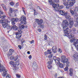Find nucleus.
<instances>
[{
    "label": "nucleus",
    "instance_id": "25",
    "mask_svg": "<svg viewBox=\"0 0 78 78\" xmlns=\"http://www.w3.org/2000/svg\"><path fill=\"white\" fill-rule=\"evenodd\" d=\"M36 22H37V23L38 25H40V23H39V19H35Z\"/></svg>",
    "mask_w": 78,
    "mask_h": 78
},
{
    "label": "nucleus",
    "instance_id": "51",
    "mask_svg": "<svg viewBox=\"0 0 78 78\" xmlns=\"http://www.w3.org/2000/svg\"><path fill=\"white\" fill-rule=\"evenodd\" d=\"M3 20H0V23H2L3 24Z\"/></svg>",
    "mask_w": 78,
    "mask_h": 78
},
{
    "label": "nucleus",
    "instance_id": "30",
    "mask_svg": "<svg viewBox=\"0 0 78 78\" xmlns=\"http://www.w3.org/2000/svg\"><path fill=\"white\" fill-rule=\"evenodd\" d=\"M10 5H11V6H13V5H15V3L13 2H11L10 3Z\"/></svg>",
    "mask_w": 78,
    "mask_h": 78
},
{
    "label": "nucleus",
    "instance_id": "7",
    "mask_svg": "<svg viewBox=\"0 0 78 78\" xmlns=\"http://www.w3.org/2000/svg\"><path fill=\"white\" fill-rule=\"evenodd\" d=\"M53 59L56 64H57L58 65L60 63V58H57L56 56H54L53 57Z\"/></svg>",
    "mask_w": 78,
    "mask_h": 78
},
{
    "label": "nucleus",
    "instance_id": "52",
    "mask_svg": "<svg viewBox=\"0 0 78 78\" xmlns=\"http://www.w3.org/2000/svg\"><path fill=\"white\" fill-rule=\"evenodd\" d=\"M47 43L48 44V45H50V41L47 40Z\"/></svg>",
    "mask_w": 78,
    "mask_h": 78
},
{
    "label": "nucleus",
    "instance_id": "4",
    "mask_svg": "<svg viewBox=\"0 0 78 78\" xmlns=\"http://www.w3.org/2000/svg\"><path fill=\"white\" fill-rule=\"evenodd\" d=\"M2 61L0 60V72H3V76H5L6 75V72H7L8 70L5 69V67L3 66H2V64H1V62Z\"/></svg>",
    "mask_w": 78,
    "mask_h": 78
},
{
    "label": "nucleus",
    "instance_id": "50",
    "mask_svg": "<svg viewBox=\"0 0 78 78\" xmlns=\"http://www.w3.org/2000/svg\"><path fill=\"white\" fill-rule=\"evenodd\" d=\"M48 68H49V69L51 68V65H48Z\"/></svg>",
    "mask_w": 78,
    "mask_h": 78
},
{
    "label": "nucleus",
    "instance_id": "11",
    "mask_svg": "<svg viewBox=\"0 0 78 78\" xmlns=\"http://www.w3.org/2000/svg\"><path fill=\"white\" fill-rule=\"evenodd\" d=\"M12 29L14 31H17V30H18V27L14 25V24H12L11 26L10 30H12Z\"/></svg>",
    "mask_w": 78,
    "mask_h": 78
},
{
    "label": "nucleus",
    "instance_id": "19",
    "mask_svg": "<svg viewBox=\"0 0 78 78\" xmlns=\"http://www.w3.org/2000/svg\"><path fill=\"white\" fill-rule=\"evenodd\" d=\"M68 14H67L66 15H65V17L66 19L68 20H70V19H71V17L69 15H68Z\"/></svg>",
    "mask_w": 78,
    "mask_h": 78
},
{
    "label": "nucleus",
    "instance_id": "35",
    "mask_svg": "<svg viewBox=\"0 0 78 78\" xmlns=\"http://www.w3.org/2000/svg\"><path fill=\"white\" fill-rule=\"evenodd\" d=\"M16 64L17 66H19L20 64V63L19 62V60H18L16 62Z\"/></svg>",
    "mask_w": 78,
    "mask_h": 78
},
{
    "label": "nucleus",
    "instance_id": "39",
    "mask_svg": "<svg viewBox=\"0 0 78 78\" xmlns=\"http://www.w3.org/2000/svg\"><path fill=\"white\" fill-rule=\"evenodd\" d=\"M64 8V6L63 5H60V6H59V9H62L63 8Z\"/></svg>",
    "mask_w": 78,
    "mask_h": 78
},
{
    "label": "nucleus",
    "instance_id": "33",
    "mask_svg": "<svg viewBox=\"0 0 78 78\" xmlns=\"http://www.w3.org/2000/svg\"><path fill=\"white\" fill-rule=\"evenodd\" d=\"M78 11V7H76L74 9V12H76Z\"/></svg>",
    "mask_w": 78,
    "mask_h": 78
},
{
    "label": "nucleus",
    "instance_id": "36",
    "mask_svg": "<svg viewBox=\"0 0 78 78\" xmlns=\"http://www.w3.org/2000/svg\"><path fill=\"white\" fill-rule=\"evenodd\" d=\"M14 64V61H11L9 62V64L10 65H12L13 64Z\"/></svg>",
    "mask_w": 78,
    "mask_h": 78
},
{
    "label": "nucleus",
    "instance_id": "41",
    "mask_svg": "<svg viewBox=\"0 0 78 78\" xmlns=\"http://www.w3.org/2000/svg\"><path fill=\"white\" fill-rule=\"evenodd\" d=\"M40 26L41 27V28H44V25L43 24H41V25Z\"/></svg>",
    "mask_w": 78,
    "mask_h": 78
},
{
    "label": "nucleus",
    "instance_id": "59",
    "mask_svg": "<svg viewBox=\"0 0 78 78\" xmlns=\"http://www.w3.org/2000/svg\"><path fill=\"white\" fill-rule=\"evenodd\" d=\"M1 6H2L3 8L4 6H5V5L3 4H1Z\"/></svg>",
    "mask_w": 78,
    "mask_h": 78
},
{
    "label": "nucleus",
    "instance_id": "34",
    "mask_svg": "<svg viewBox=\"0 0 78 78\" xmlns=\"http://www.w3.org/2000/svg\"><path fill=\"white\" fill-rule=\"evenodd\" d=\"M48 2L51 5V4L53 3V1H52V0H48Z\"/></svg>",
    "mask_w": 78,
    "mask_h": 78
},
{
    "label": "nucleus",
    "instance_id": "31",
    "mask_svg": "<svg viewBox=\"0 0 78 78\" xmlns=\"http://www.w3.org/2000/svg\"><path fill=\"white\" fill-rule=\"evenodd\" d=\"M58 65H59V66L61 68H63V65L62 63H60L59 64H58Z\"/></svg>",
    "mask_w": 78,
    "mask_h": 78
},
{
    "label": "nucleus",
    "instance_id": "3",
    "mask_svg": "<svg viewBox=\"0 0 78 78\" xmlns=\"http://www.w3.org/2000/svg\"><path fill=\"white\" fill-rule=\"evenodd\" d=\"M69 39H71V42H74L73 43V45L76 47L77 48L78 47V39H75L74 38V36H72V35L70 34L68 36Z\"/></svg>",
    "mask_w": 78,
    "mask_h": 78
},
{
    "label": "nucleus",
    "instance_id": "28",
    "mask_svg": "<svg viewBox=\"0 0 78 78\" xmlns=\"http://www.w3.org/2000/svg\"><path fill=\"white\" fill-rule=\"evenodd\" d=\"M70 12L71 14L72 15H74V14H75V13H74V12L72 10H70Z\"/></svg>",
    "mask_w": 78,
    "mask_h": 78
},
{
    "label": "nucleus",
    "instance_id": "54",
    "mask_svg": "<svg viewBox=\"0 0 78 78\" xmlns=\"http://www.w3.org/2000/svg\"><path fill=\"white\" fill-rule=\"evenodd\" d=\"M37 8L38 9H40V10H42V9H41L40 6H37Z\"/></svg>",
    "mask_w": 78,
    "mask_h": 78
},
{
    "label": "nucleus",
    "instance_id": "6",
    "mask_svg": "<svg viewBox=\"0 0 78 78\" xmlns=\"http://www.w3.org/2000/svg\"><path fill=\"white\" fill-rule=\"evenodd\" d=\"M18 32H15L16 35V37L17 39H19L20 37L22 36L21 34L22 33V31H19V30H18Z\"/></svg>",
    "mask_w": 78,
    "mask_h": 78
},
{
    "label": "nucleus",
    "instance_id": "63",
    "mask_svg": "<svg viewBox=\"0 0 78 78\" xmlns=\"http://www.w3.org/2000/svg\"><path fill=\"white\" fill-rule=\"evenodd\" d=\"M76 23H78V17L76 18Z\"/></svg>",
    "mask_w": 78,
    "mask_h": 78
},
{
    "label": "nucleus",
    "instance_id": "42",
    "mask_svg": "<svg viewBox=\"0 0 78 78\" xmlns=\"http://www.w3.org/2000/svg\"><path fill=\"white\" fill-rule=\"evenodd\" d=\"M69 72H73V69L72 68H70L69 69Z\"/></svg>",
    "mask_w": 78,
    "mask_h": 78
},
{
    "label": "nucleus",
    "instance_id": "47",
    "mask_svg": "<svg viewBox=\"0 0 78 78\" xmlns=\"http://www.w3.org/2000/svg\"><path fill=\"white\" fill-rule=\"evenodd\" d=\"M74 17L75 18H76V17H78V14L77 13H76L74 15Z\"/></svg>",
    "mask_w": 78,
    "mask_h": 78
},
{
    "label": "nucleus",
    "instance_id": "64",
    "mask_svg": "<svg viewBox=\"0 0 78 78\" xmlns=\"http://www.w3.org/2000/svg\"><path fill=\"white\" fill-rule=\"evenodd\" d=\"M3 11H0V14H3Z\"/></svg>",
    "mask_w": 78,
    "mask_h": 78
},
{
    "label": "nucleus",
    "instance_id": "13",
    "mask_svg": "<svg viewBox=\"0 0 78 78\" xmlns=\"http://www.w3.org/2000/svg\"><path fill=\"white\" fill-rule=\"evenodd\" d=\"M73 57L74 58V59H76V61H78V53L76 52L74 53V54L73 55Z\"/></svg>",
    "mask_w": 78,
    "mask_h": 78
},
{
    "label": "nucleus",
    "instance_id": "20",
    "mask_svg": "<svg viewBox=\"0 0 78 78\" xmlns=\"http://www.w3.org/2000/svg\"><path fill=\"white\" fill-rule=\"evenodd\" d=\"M5 28H6L7 30H9V29H10V30H11V26L9 24H7L6 25Z\"/></svg>",
    "mask_w": 78,
    "mask_h": 78
},
{
    "label": "nucleus",
    "instance_id": "1",
    "mask_svg": "<svg viewBox=\"0 0 78 78\" xmlns=\"http://www.w3.org/2000/svg\"><path fill=\"white\" fill-rule=\"evenodd\" d=\"M69 25V23L68 22V21L66 20H65L62 22V27L63 28V30L64 31V34L63 36H64L69 37L70 35L69 32V28L67 27Z\"/></svg>",
    "mask_w": 78,
    "mask_h": 78
},
{
    "label": "nucleus",
    "instance_id": "44",
    "mask_svg": "<svg viewBox=\"0 0 78 78\" xmlns=\"http://www.w3.org/2000/svg\"><path fill=\"white\" fill-rule=\"evenodd\" d=\"M68 69H69V68H68V67L67 66L64 69V70L65 71H67Z\"/></svg>",
    "mask_w": 78,
    "mask_h": 78
},
{
    "label": "nucleus",
    "instance_id": "29",
    "mask_svg": "<svg viewBox=\"0 0 78 78\" xmlns=\"http://www.w3.org/2000/svg\"><path fill=\"white\" fill-rule=\"evenodd\" d=\"M12 66L13 67H15V69H16V68H17L19 69V67H16V64H14V63L12 65Z\"/></svg>",
    "mask_w": 78,
    "mask_h": 78
},
{
    "label": "nucleus",
    "instance_id": "26",
    "mask_svg": "<svg viewBox=\"0 0 78 78\" xmlns=\"http://www.w3.org/2000/svg\"><path fill=\"white\" fill-rule=\"evenodd\" d=\"M39 23H40V25H39V26L43 23V20H42V19H41L39 21Z\"/></svg>",
    "mask_w": 78,
    "mask_h": 78
},
{
    "label": "nucleus",
    "instance_id": "37",
    "mask_svg": "<svg viewBox=\"0 0 78 78\" xmlns=\"http://www.w3.org/2000/svg\"><path fill=\"white\" fill-rule=\"evenodd\" d=\"M56 48L53 49L52 51L54 53H56Z\"/></svg>",
    "mask_w": 78,
    "mask_h": 78
},
{
    "label": "nucleus",
    "instance_id": "40",
    "mask_svg": "<svg viewBox=\"0 0 78 78\" xmlns=\"http://www.w3.org/2000/svg\"><path fill=\"white\" fill-rule=\"evenodd\" d=\"M53 56V55H49L48 56V58H51Z\"/></svg>",
    "mask_w": 78,
    "mask_h": 78
},
{
    "label": "nucleus",
    "instance_id": "57",
    "mask_svg": "<svg viewBox=\"0 0 78 78\" xmlns=\"http://www.w3.org/2000/svg\"><path fill=\"white\" fill-rule=\"evenodd\" d=\"M15 5L16 6H18L19 5V2L16 3Z\"/></svg>",
    "mask_w": 78,
    "mask_h": 78
},
{
    "label": "nucleus",
    "instance_id": "55",
    "mask_svg": "<svg viewBox=\"0 0 78 78\" xmlns=\"http://www.w3.org/2000/svg\"><path fill=\"white\" fill-rule=\"evenodd\" d=\"M18 47L19 48H20V50H21V48H22V46L20 45H18Z\"/></svg>",
    "mask_w": 78,
    "mask_h": 78
},
{
    "label": "nucleus",
    "instance_id": "38",
    "mask_svg": "<svg viewBox=\"0 0 78 78\" xmlns=\"http://www.w3.org/2000/svg\"><path fill=\"white\" fill-rule=\"evenodd\" d=\"M9 51H10L11 53H13L14 51V50L12 49H10L9 50Z\"/></svg>",
    "mask_w": 78,
    "mask_h": 78
},
{
    "label": "nucleus",
    "instance_id": "22",
    "mask_svg": "<svg viewBox=\"0 0 78 78\" xmlns=\"http://www.w3.org/2000/svg\"><path fill=\"white\" fill-rule=\"evenodd\" d=\"M59 6L55 8H54L55 11H57L58 12H59V10H59Z\"/></svg>",
    "mask_w": 78,
    "mask_h": 78
},
{
    "label": "nucleus",
    "instance_id": "15",
    "mask_svg": "<svg viewBox=\"0 0 78 78\" xmlns=\"http://www.w3.org/2000/svg\"><path fill=\"white\" fill-rule=\"evenodd\" d=\"M52 52L51 51V50L48 49L47 51V52H44V53L45 56H47V55H50L51 54Z\"/></svg>",
    "mask_w": 78,
    "mask_h": 78
},
{
    "label": "nucleus",
    "instance_id": "16",
    "mask_svg": "<svg viewBox=\"0 0 78 78\" xmlns=\"http://www.w3.org/2000/svg\"><path fill=\"white\" fill-rule=\"evenodd\" d=\"M33 67L34 69H37V65L36 64V63L35 62H34L33 64Z\"/></svg>",
    "mask_w": 78,
    "mask_h": 78
},
{
    "label": "nucleus",
    "instance_id": "8",
    "mask_svg": "<svg viewBox=\"0 0 78 78\" xmlns=\"http://www.w3.org/2000/svg\"><path fill=\"white\" fill-rule=\"evenodd\" d=\"M62 62L65 64V63H66V67H68L69 66V64H70V62L68 61V59L67 58H66L65 59L62 60Z\"/></svg>",
    "mask_w": 78,
    "mask_h": 78
},
{
    "label": "nucleus",
    "instance_id": "60",
    "mask_svg": "<svg viewBox=\"0 0 78 78\" xmlns=\"http://www.w3.org/2000/svg\"><path fill=\"white\" fill-rule=\"evenodd\" d=\"M75 27H78V23H76V24H75Z\"/></svg>",
    "mask_w": 78,
    "mask_h": 78
},
{
    "label": "nucleus",
    "instance_id": "23",
    "mask_svg": "<svg viewBox=\"0 0 78 78\" xmlns=\"http://www.w3.org/2000/svg\"><path fill=\"white\" fill-rule=\"evenodd\" d=\"M61 60H62V61L64 60V59H66V57L65 56L63 55L61 57Z\"/></svg>",
    "mask_w": 78,
    "mask_h": 78
},
{
    "label": "nucleus",
    "instance_id": "17",
    "mask_svg": "<svg viewBox=\"0 0 78 78\" xmlns=\"http://www.w3.org/2000/svg\"><path fill=\"white\" fill-rule=\"evenodd\" d=\"M52 2L53 3H52V4H50L49 3V4H50V5H52V6L53 7V8H56L57 7H58L59 6V4H55V3L53 4V2L52 1Z\"/></svg>",
    "mask_w": 78,
    "mask_h": 78
},
{
    "label": "nucleus",
    "instance_id": "61",
    "mask_svg": "<svg viewBox=\"0 0 78 78\" xmlns=\"http://www.w3.org/2000/svg\"><path fill=\"white\" fill-rule=\"evenodd\" d=\"M3 9H4L5 10V11H6V7H5V6L4 7H3Z\"/></svg>",
    "mask_w": 78,
    "mask_h": 78
},
{
    "label": "nucleus",
    "instance_id": "5",
    "mask_svg": "<svg viewBox=\"0 0 78 78\" xmlns=\"http://www.w3.org/2000/svg\"><path fill=\"white\" fill-rule=\"evenodd\" d=\"M26 17L24 16L23 15L22 16V17H21V19H20V23L23 25H25L27 23H26Z\"/></svg>",
    "mask_w": 78,
    "mask_h": 78
},
{
    "label": "nucleus",
    "instance_id": "62",
    "mask_svg": "<svg viewBox=\"0 0 78 78\" xmlns=\"http://www.w3.org/2000/svg\"><path fill=\"white\" fill-rule=\"evenodd\" d=\"M59 51L60 53H62V50L61 49H59Z\"/></svg>",
    "mask_w": 78,
    "mask_h": 78
},
{
    "label": "nucleus",
    "instance_id": "53",
    "mask_svg": "<svg viewBox=\"0 0 78 78\" xmlns=\"http://www.w3.org/2000/svg\"><path fill=\"white\" fill-rule=\"evenodd\" d=\"M34 14L35 15H37V12L35 10H34Z\"/></svg>",
    "mask_w": 78,
    "mask_h": 78
},
{
    "label": "nucleus",
    "instance_id": "56",
    "mask_svg": "<svg viewBox=\"0 0 78 78\" xmlns=\"http://www.w3.org/2000/svg\"><path fill=\"white\" fill-rule=\"evenodd\" d=\"M76 29L75 28H73L72 29V31H76Z\"/></svg>",
    "mask_w": 78,
    "mask_h": 78
},
{
    "label": "nucleus",
    "instance_id": "14",
    "mask_svg": "<svg viewBox=\"0 0 78 78\" xmlns=\"http://www.w3.org/2000/svg\"><path fill=\"white\" fill-rule=\"evenodd\" d=\"M8 23V20H5V22L2 24L3 27L4 28H6V25H7V24Z\"/></svg>",
    "mask_w": 78,
    "mask_h": 78
},
{
    "label": "nucleus",
    "instance_id": "32",
    "mask_svg": "<svg viewBox=\"0 0 78 78\" xmlns=\"http://www.w3.org/2000/svg\"><path fill=\"white\" fill-rule=\"evenodd\" d=\"M73 74V72H69V75L70 76H72Z\"/></svg>",
    "mask_w": 78,
    "mask_h": 78
},
{
    "label": "nucleus",
    "instance_id": "46",
    "mask_svg": "<svg viewBox=\"0 0 78 78\" xmlns=\"http://www.w3.org/2000/svg\"><path fill=\"white\" fill-rule=\"evenodd\" d=\"M16 78H20V76L18 74H16Z\"/></svg>",
    "mask_w": 78,
    "mask_h": 78
},
{
    "label": "nucleus",
    "instance_id": "48",
    "mask_svg": "<svg viewBox=\"0 0 78 78\" xmlns=\"http://www.w3.org/2000/svg\"><path fill=\"white\" fill-rule=\"evenodd\" d=\"M44 39L45 40H47V36L46 34H44Z\"/></svg>",
    "mask_w": 78,
    "mask_h": 78
},
{
    "label": "nucleus",
    "instance_id": "10",
    "mask_svg": "<svg viewBox=\"0 0 78 78\" xmlns=\"http://www.w3.org/2000/svg\"><path fill=\"white\" fill-rule=\"evenodd\" d=\"M58 12H59V13L61 14V15H62V16H66L67 14H68V12H65L64 11L60 10H59Z\"/></svg>",
    "mask_w": 78,
    "mask_h": 78
},
{
    "label": "nucleus",
    "instance_id": "21",
    "mask_svg": "<svg viewBox=\"0 0 78 78\" xmlns=\"http://www.w3.org/2000/svg\"><path fill=\"white\" fill-rule=\"evenodd\" d=\"M19 31H21V30H22V28L23 29H24L25 28V26L23 25H22L21 26H19Z\"/></svg>",
    "mask_w": 78,
    "mask_h": 78
},
{
    "label": "nucleus",
    "instance_id": "27",
    "mask_svg": "<svg viewBox=\"0 0 78 78\" xmlns=\"http://www.w3.org/2000/svg\"><path fill=\"white\" fill-rule=\"evenodd\" d=\"M9 12H10L11 13H12V12L14 11V9L12 8H10L9 9Z\"/></svg>",
    "mask_w": 78,
    "mask_h": 78
},
{
    "label": "nucleus",
    "instance_id": "43",
    "mask_svg": "<svg viewBox=\"0 0 78 78\" xmlns=\"http://www.w3.org/2000/svg\"><path fill=\"white\" fill-rule=\"evenodd\" d=\"M6 78H11V75L9 74L6 76Z\"/></svg>",
    "mask_w": 78,
    "mask_h": 78
},
{
    "label": "nucleus",
    "instance_id": "24",
    "mask_svg": "<svg viewBox=\"0 0 78 78\" xmlns=\"http://www.w3.org/2000/svg\"><path fill=\"white\" fill-rule=\"evenodd\" d=\"M52 62H53L52 60L51 59H49V61L48 62V64L51 65L52 64Z\"/></svg>",
    "mask_w": 78,
    "mask_h": 78
},
{
    "label": "nucleus",
    "instance_id": "12",
    "mask_svg": "<svg viewBox=\"0 0 78 78\" xmlns=\"http://www.w3.org/2000/svg\"><path fill=\"white\" fill-rule=\"evenodd\" d=\"M69 23L70 28H71L73 26V18H71L69 21Z\"/></svg>",
    "mask_w": 78,
    "mask_h": 78
},
{
    "label": "nucleus",
    "instance_id": "49",
    "mask_svg": "<svg viewBox=\"0 0 78 78\" xmlns=\"http://www.w3.org/2000/svg\"><path fill=\"white\" fill-rule=\"evenodd\" d=\"M34 40H32V41H30V44H32V43H34Z\"/></svg>",
    "mask_w": 78,
    "mask_h": 78
},
{
    "label": "nucleus",
    "instance_id": "2",
    "mask_svg": "<svg viewBox=\"0 0 78 78\" xmlns=\"http://www.w3.org/2000/svg\"><path fill=\"white\" fill-rule=\"evenodd\" d=\"M74 3H75V0H71V2H67L65 1L63 2V5L64 6H66V8L67 9H69L70 8H71L73 6V5H74Z\"/></svg>",
    "mask_w": 78,
    "mask_h": 78
},
{
    "label": "nucleus",
    "instance_id": "58",
    "mask_svg": "<svg viewBox=\"0 0 78 78\" xmlns=\"http://www.w3.org/2000/svg\"><path fill=\"white\" fill-rule=\"evenodd\" d=\"M28 58H29V59H31L32 58V56H31V55H30L29 57Z\"/></svg>",
    "mask_w": 78,
    "mask_h": 78
},
{
    "label": "nucleus",
    "instance_id": "9",
    "mask_svg": "<svg viewBox=\"0 0 78 78\" xmlns=\"http://www.w3.org/2000/svg\"><path fill=\"white\" fill-rule=\"evenodd\" d=\"M19 19L17 18H13L12 19H11V20L12 21V25H14L15 24V22H18L19 21Z\"/></svg>",
    "mask_w": 78,
    "mask_h": 78
},
{
    "label": "nucleus",
    "instance_id": "45",
    "mask_svg": "<svg viewBox=\"0 0 78 78\" xmlns=\"http://www.w3.org/2000/svg\"><path fill=\"white\" fill-rule=\"evenodd\" d=\"M54 3H57L59 2V0H55L54 1Z\"/></svg>",
    "mask_w": 78,
    "mask_h": 78
},
{
    "label": "nucleus",
    "instance_id": "18",
    "mask_svg": "<svg viewBox=\"0 0 78 78\" xmlns=\"http://www.w3.org/2000/svg\"><path fill=\"white\" fill-rule=\"evenodd\" d=\"M17 59H18V56H16L15 58H14V57H13V56H11L10 57L11 60H13L14 61H16L17 60Z\"/></svg>",
    "mask_w": 78,
    "mask_h": 78
}]
</instances>
